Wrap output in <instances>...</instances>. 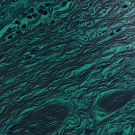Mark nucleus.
<instances>
[{"mask_svg": "<svg viewBox=\"0 0 135 135\" xmlns=\"http://www.w3.org/2000/svg\"><path fill=\"white\" fill-rule=\"evenodd\" d=\"M42 11L41 9H40V10L39 11L40 13L41 12V11Z\"/></svg>", "mask_w": 135, "mask_h": 135, "instance_id": "nucleus-2", "label": "nucleus"}, {"mask_svg": "<svg viewBox=\"0 0 135 135\" xmlns=\"http://www.w3.org/2000/svg\"><path fill=\"white\" fill-rule=\"evenodd\" d=\"M43 14L45 15H46L47 14V12L46 11H44Z\"/></svg>", "mask_w": 135, "mask_h": 135, "instance_id": "nucleus-1", "label": "nucleus"}, {"mask_svg": "<svg viewBox=\"0 0 135 135\" xmlns=\"http://www.w3.org/2000/svg\"><path fill=\"white\" fill-rule=\"evenodd\" d=\"M34 17H35V14H34Z\"/></svg>", "mask_w": 135, "mask_h": 135, "instance_id": "nucleus-3", "label": "nucleus"}, {"mask_svg": "<svg viewBox=\"0 0 135 135\" xmlns=\"http://www.w3.org/2000/svg\"><path fill=\"white\" fill-rule=\"evenodd\" d=\"M45 6H47V4H46Z\"/></svg>", "mask_w": 135, "mask_h": 135, "instance_id": "nucleus-4", "label": "nucleus"}]
</instances>
